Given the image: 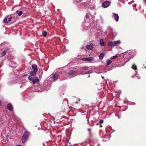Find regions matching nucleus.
I'll list each match as a JSON object with an SVG mask.
<instances>
[{
	"instance_id": "f257e3e1",
	"label": "nucleus",
	"mask_w": 146,
	"mask_h": 146,
	"mask_svg": "<svg viewBox=\"0 0 146 146\" xmlns=\"http://www.w3.org/2000/svg\"><path fill=\"white\" fill-rule=\"evenodd\" d=\"M28 79L30 81H31V82L33 84H38L39 82V80L38 77H33L29 76Z\"/></svg>"
},
{
	"instance_id": "f03ea898",
	"label": "nucleus",
	"mask_w": 146,
	"mask_h": 146,
	"mask_svg": "<svg viewBox=\"0 0 146 146\" xmlns=\"http://www.w3.org/2000/svg\"><path fill=\"white\" fill-rule=\"evenodd\" d=\"M32 67L33 71L31 72L30 75L32 76H34L35 75L37 72V66L36 64H33L32 65Z\"/></svg>"
},
{
	"instance_id": "7ed1b4c3",
	"label": "nucleus",
	"mask_w": 146,
	"mask_h": 146,
	"mask_svg": "<svg viewBox=\"0 0 146 146\" xmlns=\"http://www.w3.org/2000/svg\"><path fill=\"white\" fill-rule=\"evenodd\" d=\"M29 134V132L27 131H25L22 137V141L23 143H24L25 142L26 140L27 139Z\"/></svg>"
},
{
	"instance_id": "20e7f679",
	"label": "nucleus",
	"mask_w": 146,
	"mask_h": 146,
	"mask_svg": "<svg viewBox=\"0 0 146 146\" xmlns=\"http://www.w3.org/2000/svg\"><path fill=\"white\" fill-rule=\"evenodd\" d=\"M58 74H52L50 76V78L49 81H55L58 79Z\"/></svg>"
},
{
	"instance_id": "39448f33",
	"label": "nucleus",
	"mask_w": 146,
	"mask_h": 146,
	"mask_svg": "<svg viewBox=\"0 0 146 146\" xmlns=\"http://www.w3.org/2000/svg\"><path fill=\"white\" fill-rule=\"evenodd\" d=\"M90 67H88V66H84L83 67V68L85 70H87L88 71L87 72H86L85 73H83V74H88L89 73H91L92 72V70H90V68H89Z\"/></svg>"
},
{
	"instance_id": "423d86ee",
	"label": "nucleus",
	"mask_w": 146,
	"mask_h": 146,
	"mask_svg": "<svg viewBox=\"0 0 146 146\" xmlns=\"http://www.w3.org/2000/svg\"><path fill=\"white\" fill-rule=\"evenodd\" d=\"M82 60L85 61L92 62L94 60L93 57L86 58H82Z\"/></svg>"
},
{
	"instance_id": "0eeeda50",
	"label": "nucleus",
	"mask_w": 146,
	"mask_h": 146,
	"mask_svg": "<svg viewBox=\"0 0 146 146\" xmlns=\"http://www.w3.org/2000/svg\"><path fill=\"white\" fill-rule=\"evenodd\" d=\"M110 2L108 1L104 2L102 4V6L104 8H107L110 5Z\"/></svg>"
},
{
	"instance_id": "6e6552de",
	"label": "nucleus",
	"mask_w": 146,
	"mask_h": 146,
	"mask_svg": "<svg viewBox=\"0 0 146 146\" xmlns=\"http://www.w3.org/2000/svg\"><path fill=\"white\" fill-rule=\"evenodd\" d=\"M12 19V17H9V16H7L5 17L4 20V22L5 23H7L9 22L10 21H11V19Z\"/></svg>"
},
{
	"instance_id": "1a4fd4ad",
	"label": "nucleus",
	"mask_w": 146,
	"mask_h": 146,
	"mask_svg": "<svg viewBox=\"0 0 146 146\" xmlns=\"http://www.w3.org/2000/svg\"><path fill=\"white\" fill-rule=\"evenodd\" d=\"M86 48L89 50H91L94 48L93 44H91L90 45H87L86 46Z\"/></svg>"
},
{
	"instance_id": "9d476101",
	"label": "nucleus",
	"mask_w": 146,
	"mask_h": 146,
	"mask_svg": "<svg viewBox=\"0 0 146 146\" xmlns=\"http://www.w3.org/2000/svg\"><path fill=\"white\" fill-rule=\"evenodd\" d=\"M7 108L10 111H12L13 110L12 105L11 104H9L7 105Z\"/></svg>"
},
{
	"instance_id": "9b49d317",
	"label": "nucleus",
	"mask_w": 146,
	"mask_h": 146,
	"mask_svg": "<svg viewBox=\"0 0 146 146\" xmlns=\"http://www.w3.org/2000/svg\"><path fill=\"white\" fill-rule=\"evenodd\" d=\"M113 16L115 20L117 22L118 21V19L119 18L118 15L117 14L114 13L113 14Z\"/></svg>"
},
{
	"instance_id": "f8f14e48",
	"label": "nucleus",
	"mask_w": 146,
	"mask_h": 146,
	"mask_svg": "<svg viewBox=\"0 0 146 146\" xmlns=\"http://www.w3.org/2000/svg\"><path fill=\"white\" fill-rule=\"evenodd\" d=\"M113 42L114 46H118L120 44V41L119 40L114 41Z\"/></svg>"
},
{
	"instance_id": "ddd939ff",
	"label": "nucleus",
	"mask_w": 146,
	"mask_h": 146,
	"mask_svg": "<svg viewBox=\"0 0 146 146\" xmlns=\"http://www.w3.org/2000/svg\"><path fill=\"white\" fill-rule=\"evenodd\" d=\"M113 42L110 41L108 42V44L110 46L113 47L114 46Z\"/></svg>"
},
{
	"instance_id": "4468645a",
	"label": "nucleus",
	"mask_w": 146,
	"mask_h": 146,
	"mask_svg": "<svg viewBox=\"0 0 146 146\" xmlns=\"http://www.w3.org/2000/svg\"><path fill=\"white\" fill-rule=\"evenodd\" d=\"M16 13L19 16H21L23 14V12L22 11H17Z\"/></svg>"
},
{
	"instance_id": "2eb2a0df",
	"label": "nucleus",
	"mask_w": 146,
	"mask_h": 146,
	"mask_svg": "<svg viewBox=\"0 0 146 146\" xmlns=\"http://www.w3.org/2000/svg\"><path fill=\"white\" fill-rule=\"evenodd\" d=\"M100 43L102 46H104L105 45V43L103 40L102 39H101L100 40Z\"/></svg>"
},
{
	"instance_id": "dca6fc26",
	"label": "nucleus",
	"mask_w": 146,
	"mask_h": 146,
	"mask_svg": "<svg viewBox=\"0 0 146 146\" xmlns=\"http://www.w3.org/2000/svg\"><path fill=\"white\" fill-rule=\"evenodd\" d=\"M75 73L76 71H75L71 70L69 74L70 75H72L75 74Z\"/></svg>"
},
{
	"instance_id": "f3484780",
	"label": "nucleus",
	"mask_w": 146,
	"mask_h": 146,
	"mask_svg": "<svg viewBox=\"0 0 146 146\" xmlns=\"http://www.w3.org/2000/svg\"><path fill=\"white\" fill-rule=\"evenodd\" d=\"M104 56V53H101L100 55L99 58L100 59H102Z\"/></svg>"
},
{
	"instance_id": "a211bd4d",
	"label": "nucleus",
	"mask_w": 146,
	"mask_h": 146,
	"mask_svg": "<svg viewBox=\"0 0 146 146\" xmlns=\"http://www.w3.org/2000/svg\"><path fill=\"white\" fill-rule=\"evenodd\" d=\"M111 61L110 60H108L107 63L106 65V66H108L111 63Z\"/></svg>"
},
{
	"instance_id": "6ab92c4d",
	"label": "nucleus",
	"mask_w": 146,
	"mask_h": 146,
	"mask_svg": "<svg viewBox=\"0 0 146 146\" xmlns=\"http://www.w3.org/2000/svg\"><path fill=\"white\" fill-rule=\"evenodd\" d=\"M6 53V52L4 51L1 54V55L0 56L1 57H2L4 56Z\"/></svg>"
},
{
	"instance_id": "aec40b11",
	"label": "nucleus",
	"mask_w": 146,
	"mask_h": 146,
	"mask_svg": "<svg viewBox=\"0 0 146 146\" xmlns=\"http://www.w3.org/2000/svg\"><path fill=\"white\" fill-rule=\"evenodd\" d=\"M131 68L134 70H136L137 68L135 64H133V66L131 67Z\"/></svg>"
},
{
	"instance_id": "412c9836",
	"label": "nucleus",
	"mask_w": 146,
	"mask_h": 146,
	"mask_svg": "<svg viewBox=\"0 0 146 146\" xmlns=\"http://www.w3.org/2000/svg\"><path fill=\"white\" fill-rule=\"evenodd\" d=\"M47 33L45 31H43L42 33V35L44 37H45L46 36Z\"/></svg>"
},
{
	"instance_id": "4be33fe9",
	"label": "nucleus",
	"mask_w": 146,
	"mask_h": 146,
	"mask_svg": "<svg viewBox=\"0 0 146 146\" xmlns=\"http://www.w3.org/2000/svg\"><path fill=\"white\" fill-rule=\"evenodd\" d=\"M89 13H86V19L89 18Z\"/></svg>"
},
{
	"instance_id": "5701e85b",
	"label": "nucleus",
	"mask_w": 146,
	"mask_h": 146,
	"mask_svg": "<svg viewBox=\"0 0 146 146\" xmlns=\"http://www.w3.org/2000/svg\"><path fill=\"white\" fill-rule=\"evenodd\" d=\"M117 57V56H112L111 58V59H114V58H116Z\"/></svg>"
},
{
	"instance_id": "b1692460",
	"label": "nucleus",
	"mask_w": 146,
	"mask_h": 146,
	"mask_svg": "<svg viewBox=\"0 0 146 146\" xmlns=\"http://www.w3.org/2000/svg\"><path fill=\"white\" fill-rule=\"evenodd\" d=\"M103 121L101 119L100 121V124L102 123H103Z\"/></svg>"
},
{
	"instance_id": "393cba45",
	"label": "nucleus",
	"mask_w": 146,
	"mask_h": 146,
	"mask_svg": "<svg viewBox=\"0 0 146 146\" xmlns=\"http://www.w3.org/2000/svg\"><path fill=\"white\" fill-rule=\"evenodd\" d=\"M88 131H89L90 132H90L91 131V129H90V128L88 129Z\"/></svg>"
},
{
	"instance_id": "a878e982",
	"label": "nucleus",
	"mask_w": 146,
	"mask_h": 146,
	"mask_svg": "<svg viewBox=\"0 0 146 146\" xmlns=\"http://www.w3.org/2000/svg\"><path fill=\"white\" fill-rule=\"evenodd\" d=\"M136 4H134V5H133V6L135 7H136Z\"/></svg>"
},
{
	"instance_id": "bb28decb",
	"label": "nucleus",
	"mask_w": 146,
	"mask_h": 146,
	"mask_svg": "<svg viewBox=\"0 0 146 146\" xmlns=\"http://www.w3.org/2000/svg\"><path fill=\"white\" fill-rule=\"evenodd\" d=\"M143 1H145V3H146V0H143Z\"/></svg>"
},
{
	"instance_id": "cd10ccee",
	"label": "nucleus",
	"mask_w": 146,
	"mask_h": 146,
	"mask_svg": "<svg viewBox=\"0 0 146 146\" xmlns=\"http://www.w3.org/2000/svg\"><path fill=\"white\" fill-rule=\"evenodd\" d=\"M17 146H21V145H17Z\"/></svg>"
},
{
	"instance_id": "c85d7f7f",
	"label": "nucleus",
	"mask_w": 146,
	"mask_h": 146,
	"mask_svg": "<svg viewBox=\"0 0 146 146\" xmlns=\"http://www.w3.org/2000/svg\"><path fill=\"white\" fill-rule=\"evenodd\" d=\"M109 28L110 29H111V28L110 27H109Z\"/></svg>"
},
{
	"instance_id": "c756f323",
	"label": "nucleus",
	"mask_w": 146,
	"mask_h": 146,
	"mask_svg": "<svg viewBox=\"0 0 146 146\" xmlns=\"http://www.w3.org/2000/svg\"><path fill=\"white\" fill-rule=\"evenodd\" d=\"M90 75H88V77H90Z\"/></svg>"
},
{
	"instance_id": "7c9ffc66",
	"label": "nucleus",
	"mask_w": 146,
	"mask_h": 146,
	"mask_svg": "<svg viewBox=\"0 0 146 146\" xmlns=\"http://www.w3.org/2000/svg\"><path fill=\"white\" fill-rule=\"evenodd\" d=\"M102 78H104V77H102Z\"/></svg>"
}]
</instances>
